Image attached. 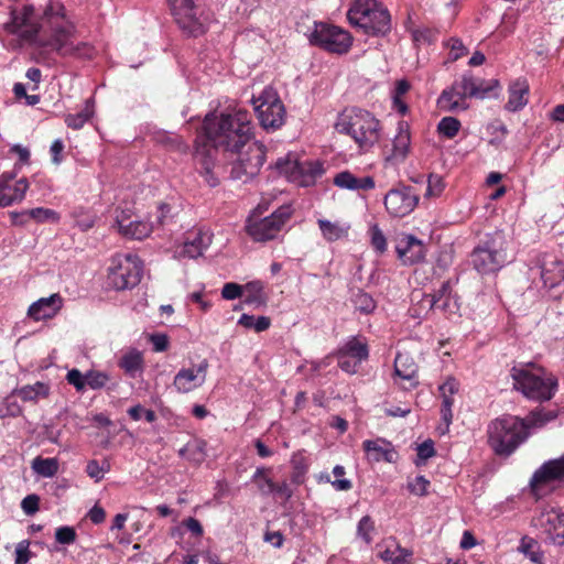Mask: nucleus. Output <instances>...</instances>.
I'll return each instance as SVG.
<instances>
[{"label":"nucleus","instance_id":"nucleus-1","mask_svg":"<svg viewBox=\"0 0 564 564\" xmlns=\"http://www.w3.org/2000/svg\"><path fill=\"white\" fill-rule=\"evenodd\" d=\"M10 15V21L4 24L6 30L26 41H33L61 56L90 58L94 54L88 43L75 42L76 26L59 2H51L45 8L41 24L34 21L32 7L14 8Z\"/></svg>","mask_w":564,"mask_h":564},{"label":"nucleus","instance_id":"nucleus-2","mask_svg":"<svg viewBox=\"0 0 564 564\" xmlns=\"http://www.w3.org/2000/svg\"><path fill=\"white\" fill-rule=\"evenodd\" d=\"M202 131L195 140L193 155L206 184L215 187L219 184L214 173L217 151L239 152L252 141L251 116L242 109L219 115L207 113Z\"/></svg>","mask_w":564,"mask_h":564},{"label":"nucleus","instance_id":"nucleus-3","mask_svg":"<svg viewBox=\"0 0 564 564\" xmlns=\"http://www.w3.org/2000/svg\"><path fill=\"white\" fill-rule=\"evenodd\" d=\"M553 419L555 415L544 409L532 411L524 420L505 415L488 425V443L497 455L509 456L527 440L529 427L542 426Z\"/></svg>","mask_w":564,"mask_h":564},{"label":"nucleus","instance_id":"nucleus-4","mask_svg":"<svg viewBox=\"0 0 564 564\" xmlns=\"http://www.w3.org/2000/svg\"><path fill=\"white\" fill-rule=\"evenodd\" d=\"M339 133L349 135L358 147L368 151L380 139V122L369 111L351 108L344 110L335 124Z\"/></svg>","mask_w":564,"mask_h":564},{"label":"nucleus","instance_id":"nucleus-5","mask_svg":"<svg viewBox=\"0 0 564 564\" xmlns=\"http://www.w3.org/2000/svg\"><path fill=\"white\" fill-rule=\"evenodd\" d=\"M516 390L524 397L535 401L550 400L556 389L557 382L545 371L533 364L514 366L510 371Z\"/></svg>","mask_w":564,"mask_h":564},{"label":"nucleus","instance_id":"nucleus-6","mask_svg":"<svg viewBox=\"0 0 564 564\" xmlns=\"http://www.w3.org/2000/svg\"><path fill=\"white\" fill-rule=\"evenodd\" d=\"M351 25L371 35H384L391 29L388 9L377 0H355L347 12Z\"/></svg>","mask_w":564,"mask_h":564},{"label":"nucleus","instance_id":"nucleus-7","mask_svg":"<svg viewBox=\"0 0 564 564\" xmlns=\"http://www.w3.org/2000/svg\"><path fill=\"white\" fill-rule=\"evenodd\" d=\"M491 86L485 85V80L475 78L471 74H464L454 80L451 87L444 89L437 99V106L448 112L464 111L468 109V97L485 98Z\"/></svg>","mask_w":564,"mask_h":564},{"label":"nucleus","instance_id":"nucleus-8","mask_svg":"<svg viewBox=\"0 0 564 564\" xmlns=\"http://www.w3.org/2000/svg\"><path fill=\"white\" fill-rule=\"evenodd\" d=\"M508 240L502 231L487 235L471 252V263L480 274H489L500 270L507 262Z\"/></svg>","mask_w":564,"mask_h":564},{"label":"nucleus","instance_id":"nucleus-9","mask_svg":"<svg viewBox=\"0 0 564 564\" xmlns=\"http://www.w3.org/2000/svg\"><path fill=\"white\" fill-rule=\"evenodd\" d=\"M142 276V262L132 253L116 254L111 258L108 268V284L123 291L137 286Z\"/></svg>","mask_w":564,"mask_h":564},{"label":"nucleus","instance_id":"nucleus-10","mask_svg":"<svg viewBox=\"0 0 564 564\" xmlns=\"http://www.w3.org/2000/svg\"><path fill=\"white\" fill-rule=\"evenodd\" d=\"M261 216V206H258L247 220V231L256 241L275 238L284 223L291 217V210L289 207H280L270 216Z\"/></svg>","mask_w":564,"mask_h":564},{"label":"nucleus","instance_id":"nucleus-11","mask_svg":"<svg viewBox=\"0 0 564 564\" xmlns=\"http://www.w3.org/2000/svg\"><path fill=\"white\" fill-rule=\"evenodd\" d=\"M254 111L263 129L275 130L284 123L285 109L272 87H265L258 97H252Z\"/></svg>","mask_w":564,"mask_h":564},{"label":"nucleus","instance_id":"nucleus-12","mask_svg":"<svg viewBox=\"0 0 564 564\" xmlns=\"http://www.w3.org/2000/svg\"><path fill=\"white\" fill-rule=\"evenodd\" d=\"M246 147L245 152H242V149L237 152L238 159L232 163L230 172L231 178L243 183L259 174L265 160V147L262 143L251 141Z\"/></svg>","mask_w":564,"mask_h":564},{"label":"nucleus","instance_id":"nucleus-13","mask_svg":"<svg viewBox=\"0 0 564 564\" xmlns=\"http://www.w3.org/2000/svg\"><path fill=\"white\" fill-rule=\"evenodd\" d=\"M315 45L337 54L346 53L351 45L350 34L335 25L316 24L311 40Z\"/></svg>","mask_w":564,"mask_h":564},{"label":"nucleus","instance_id":"nucleus-14","mask_svg":"<svg viewBox=\"0 0 564 564\" xmlns=\"http://www.w3.org/2000/svg\"><path fill=\"white\" fill-rule=\"evenodd\" d=\"M171 12L178 26L191 35L204 33V23L194 0H169Z\"/></svg>","mask_w":564,"mask_h":564},{"label":"nucleus","instance_id":"nucleus-15","mask_svg":"<svg viewBox=\"0 0 564 564\" xmlns=\"http://www.w3.org/2000/svg\"><path fill=\"white\" fill-rule=\"evenodd\" d=\"M535 528L540 529L553 544H564V512L556 508H543L533 519Z\"/></svg>","mask_w":564,"mask_h":564},{"label":"nucleus","instance_id":"nucleus-16","mask_svg":"<svg viewBox=\"0 0 564 564\" xmlns=\"http://www.w3.org/2000/svg\"><path fill=\"white\" fill-rule=\"evenodd\" d=\"M276 169L281 173L292 172L294 177H299V183L302 186L313 185L318 177L324 173L323 165L319 161H303V162H289L279 159L275 163Z\"/></svg>","mask_w":564,"mask_h":564},{"label":"nucleus","instance_id":"nucleus-17","mask_svg":"<svg viewBox=\"0 0 564 564\" xmlns=\"http://www.w3.org/2000/svg\"><path fill=\"white\" fill-rule=\"evenodd\" d=\"M419 202V196L411 187L390 189L384 197V206L393 217H404L410 214Z\"/></svg>","mask_w":564,"mask_h":564},{"label":"nucleus","instance_id":"nucleus-18","mask_svg":"<svg viewBox=\"0 0 564 564\" xmlns=\"http://www.w3.org/2000/svg\"><path fill=\"white\" fill-rule=\"evenodd\" d=\"M29 188L26 178L15 180L11 173L0 175V207L22 202Z\"/></svg>","mask_w":564,"mask_h":564},{"label":"nucleus","instance_id":"nucleus-19","mask_svg":"<svg viewBox=\"0 0 564 564\" xmlns=\"http://www.w3.org/2000/svg\"><path fill=\"white\" fill-rule=\"evenodd\" d=\"M552 481L564 482V456L550 459L538 468L530 480V486L535 492L540 487Z\"/></svg>","mask_w":564,"mask_h":564},{"label":"nucleus","instance_id":"nucleus-20","mask_svg":"<svg viewBox=\"0 0 564 564\" xmlns=\"http://www.w3.org/2000/svg\"><path fill=\"white\" fill-rule=\"evenodd\" d=\"M541 279L543 285L558 297L564 292V262L557 259L544 261L541 265Z\"/></svg>","mask_w":564,"mask_h":564},{"label":"nucleus","instance_id":"nucleus-21","mask_svg":"<svg viewBox=\"0 0 564 564\" xmlns=\"http://www.w3.org/2000/svg\"><path fill=\"white\" fill-rule=\"evenodd\" d=\"M207 368V360H203L195 368L181 369L174 377L173 386L181 393L193 391L206 381Z\"/></svg>","mask_w":564,"mask_h":564},{"label":"nucleus","instance_id":"nucleus-22","mask_svg":"<svg viewBox=\"0 0 564 564\" xmlns=\"http://www.w3.org/2000/svg\"><path fill=\"white\" fill-rule=\"evenodd\" d=\"M399 259L404 264H414L425 257V247L421 240L413 235H402L395 247Z\"/></svg>","mask_w":564,"mask_h":564},{"label":"nucleus","instance_id":"nucleus-23","mask_svg":"<svg viewBox=\"0 0 564 564\" xmlns=\"http://www.w3.org/2000/svg\"><path fill=\"white\" fill-rule=\"evenodd\" d=\"M116 224L121 235L138 240L148 237L153 228L152 225L147 221L137 218L132 219V216L126 210L117 215Z\"/></svg>","mask_w":564,"mask_h":564},{"label":"nucleus","instance_id":"nucleus-24","mask_svg":"<svg viewBox=\"0 0 564 564\" xmlns=\"http://www.w3.org/2000/svg\"><path fill=\"white\" fill-rule=\"evenodd\" d=\"M212 242L210 235L207 232H192L184 243L175 251L178 259H196L203 254Z\"/></svg>","mask_w":564,"mask_h":564},{"label":"nucleus","instance_id":"nucleus-25","mask_svg":"<svg viewBox=\"0 0 564 564\" xmlns=\"http://www.w3.org/2000/svg\"><path fill=\"white\" fill-rule=\"evenodd\" d=\"M63 306V299L55 293L34 302L28 310V315L34 321L54 317Z\"/></svg>","mask_w":564,"mask_h":564},{"label":"nucleus","instance_id":"nucleus-26","mask_svg":"<svg viewBox=\"0 0 564 564\" xmlns=\"http://www.w3.org/2000/svg\"><path fill=\"white\" fill-rule=\"evenodd\" d=\"M364 451L371 462H388L394 463L398 458V453L390 442L384 438L366 440L362 443Z\"/></svg>","mask_w":564,"mask_h":564},{"label":"nucleus","instance_id":"nucleus-27","mask_svg":"<svg viewBox=\"0 0 564 564\" xmlns=\"http://www.w3.org/2000/svg\"><path fill=\"white\" fill-rule=\"evenodd\" d=\"M394 372L400 379L406 382L402 384V387L406 390L416 387L419 383L417 365L408 354L399 352L397 355L394 359Z\"/></svg>","mask_w":564,"mask_h":564},{"label":"nucleus","instance_id":"nucleus-28","mask_svg":"<svg viewBox=\"0 0 564 564\" xmlns=\"http://www.w3.org/2000/svg\"><path fill=\"white\" fill-rule=\"evenodd\" d=\"M459 383L455 378H448L442 386H440V393L442 397L441 414L442 420L449 426L453 420L452 406L454 404V395L458 392Z\"/></svg>","mask_w":564,"mask_h":564},{"label":"nucleus","instance_id":"nucleus-29","mask_svg":"<svg viewBox=\"0 0 564 564\" xmlns=\"http://www.w3.org/2000/svg\"><path fill=\"white\" fill-rule=\"evenodd\" d=\"M334 184L345 189H372L375 187V180L371 176L357 177L348 171L338 173L334 177Z\"/></svg>","mask_w":564,"mask_h":564},{"label":"nucleus","instance_id":"nucleus-30","mask_svg":"<svg viewBox=\"0 0 564 564\" xmlns=\"http://www.w3.org/2000/svg\"><path fill=\"white\" fill-rule=\"evenodd\" d=\"M529 85L525 79H517L509 87V99L506 104L508 111H518L528 104Z\"/></svg>","mask_w":564,"mask_h":564},{"label":"nucleus","instance_id":"nucleus-31","mask_svg":"<svg viewBox=\"0 0 564 564\" xmlns=\"http://www.w3.org/2000/svg\"><path fill=\"white\" fill-rule=\"evenodd\" d=\"M449 285L443 283L441 289L435 294H425L420 301V308L426 312L433 308L445 311L448 305Z\"/></svg>","mask_w":564,"mask_h":564},{"label":"nucleus","instance_id":"nucleus-32","mask_svg":"<svg viewBox=\"0 0 564 564\" xmlns=\"http://www.w3.org/2000/svg\"><path fill=\"white\" fill-rule=\"evenodd\" d=\"M143 356L138 349H130L119 359V367L131 378H135L143 370Z\"/></svg>","mask_w":564,"mask_h":564},{"label":"nucleus","instance_id":"nucleus-33","mask_svg":"<svg viewBox=\"0 0 564 564\" xmlns=\"http://www.w3.org/2000/svg\"><path fill=\"white\" fill-rule=\"evenodd\" d=\"M12 216L14 218H21L19 220L20 224L24 223V218H32L37 223H46V221L57 223L59 219V216L55 210L50 209V208H43V207H36V208L30 209L28 212H24L22 214L14 213V214H12Z\"/></svg>","mask_w":564,"mask_h":564},{"label":"nucleus","instance_id":"nucleus-34","mask_svg":"<svg viewBox=\"0 0 564 564\" xmlns=\"http://www.w3.org/2000/svg\"><path fill=\"white\" fill-rule=\"evenodd\" d=\"M343 356H348L359 362L366 360L369 356L368 347L365 341L352 337L340 349Z\"/></svg>","mask_w":564,"mask_h":564},{"label":"nucleus","instance_id":"nucleus-35","mask_svg":"<svg viewBox=\"0 0 564 564\" xmlns=\"http://www.w3.org/2000/svg\"><path fill=\"white\" fill-rule=\"evenodd\" d=\"M50 386L41 381L24 386L18 391L19 398L23 401H37L39 399L47 398Z\"/></svg>","mask_w":564,"mask_h":564},{"label":"nucleus","instance_id":"nucleus-36","mask_svg":"<svg viewBox=\"0 0 564 564\" xmlns=\"http://www.w3.org/2000/svg\"><path fill=\"white\" fill-rule=\"evenodd\" d=\"M243 302L249 305L260 306L265 303L263 285L259 281L249 282L243 286Z\"/></svg>","mask_w":564,"mask_h":564},{"label":"nucleus","instance_id":"nucleus-37","mask_svg":"<svg viewBox=\"0 0 564 564\" xmlns=\"http://www.w3.org/2000/svg\"><path fill=\"white\" fill-rule=\"evenodd\" d=\"M32 469L42 477H53L58 471V460L56 458L36 457L32 462Z\"/></svg>","mask_w":564,"mask_h":564},{"label":"nucleus","instance_id":"nucleus-38","mask_svg":"<svg viewBox=\"0 0 564 564\" xmlns=\"http://www.w3.org/2000/svg\"><path fill=\"white\" fill-rule=\"evenodd\" d=\"M411 555V552L398 545L387 547L380 554L381 558L390 564H410Z\"/></svg>","mask_w":564,"mask_h":564},{"label":"nucleus","instance_id":"nucleus-39","mask_svg":"<svg viewBox=\"0 0 564 564\" xmlns=\"http://www.w3.org/2000/svg\"><path fill=\"white\" fill-rule=\"evenodd\" d=\"M410 143V133L400 128L399 133L393 140L392 156L395 160H404L409 152Z\"/></svg>","mask_w":564,"mask_h":564},{"label":"nucleus","instance_id":"nucleus-40","mask_svg":"<svg viewBox=\"0 0 564 564\" xmlns=\"http://www.w3.org/2000/svg\"><path fill=\"white\" fill-rule=\"evenodd\" d=\"M318 227L323 237L328 241H336L347 234L346 229L340 227L337 223H332L326 219H318Z\"/></svg>","mask_w":564,"mask_h":564},{"label":"nucleus","instance_id":"nucleus-41","mask_svg":"<svg viewBox=\"0 0 564 564\" xmlns=\"http://www.w3.org/2000/svg\"><path fill=\"white\" fill-rule=\"evenodd\" d=\"M93 116V107L90 105V101L88 100L86 102L85 108L79 111L78 113H69L65 118V123L67 127L78 130L84 127V124L89 120V118Z\"/></svg>","mask_w":564,"mask_h":564},{"label":"nucleus","instance_id":"nucleus-42","mask_svg":"<svg viewBox=\"0 0 564 564\" xmlns=\"http://www.w3.org/2000/svg\"><path fill=\"white\" fill-rule=\"evenodd\" d=\"M459 129L460 122L454 117L443 118L437 126L438 132L448 139L454 138L458 133Z\"/></svg>","mask_w":564,"mask_h":564},{"label":"nucleus","instance_id":"nucleus-43","mask_svg":"<svg viewBox=\"0 0 564 564\" xmlns=\"http://www.w3.org/2000/svg\"><path fill=\"white\" fill-rule=\"evenodd\" d=\"M352 302L355 308L365 314H369L376 308L373 299L360 290L354 295Z\"/></svg>","mask_w":564,"mask_h":564},{"label":"nucleus","instance_id":"nucleus-44","mask_svg":"<svg viewBox=\"0 0 564 564\" xmlns=\"http://www.w3.org/2000/svg\"><path fill=\"white\" fill-rule=\"evenodd\" d=\"M445 189V182L438 174H431L427 180L425 197H440Z\"/></svg>","mask_w":564,"mask_h":564},{"label":"nucleus","instance_id":"nucleus-45","mask_svg":"<svg viewBox=\"0 0 564 564\" xmlns=\"http://www.w3.org/2000/svg\"><path fill=\"white\" fill-rule=\"evenodd\" d=\"M430 480L424 476H416L408 482V490L419 497H424L429 494Z\"/></svg>","mask_w":564,"mask_h":564},{"label":"nucleus","instance_id":"nucleus-46","mask_svg":"<svg viewBox=\"0 0 564 564\" xmlns=\"http://www.w3.org/2000/svg\"><path fill=\"white\" fill-rule=\"evenodd\" d=\"M109 381V376L106 372L90 370L86 372V386L93 390L104 388Z\"/></svg>","mask_w":564,"mask_h":564},{"label":"nucleus","instance_id":"nucleus-47","mask_svg":"<svg viewBox=\"0 0 564 564\" xmlns=\"http://www.w3.org/2000/svg\"><path fill=\"white\" fill-rule=\"evenodd\" d=\"M375 531L373 521L369 516L362 517L357 525V534L360 536L367 544L371 543L372 538L371 533Z\"/></svg>","mask_w":564,"mask_h":564},{"label":"nucleus","instance_id":"nucleus-48","mask_svg":"<svg viewBox=\"0 0 564 564\" xmlns=\"http://www.w3.org/2000/svg\"><path fill=\"white\" fill-rule=\"evenodd\" d=\"M333 475L336 477V480L332 481V485L336 490L347 491L352 488L350 480L341 478L345 475V468L343 466L336 465L333 468Z\"/></svg>","mask_w":564,"mask_h":564},{"label":"nucleus","instance_id":"nucleus-49","mask_svg":"<svg viewBox=\"0 0 564 564\" xmlns=\"http://www.w3.org/2000/svg\"><path fill=\"white\" fill-rule=\"evenodd\" d=\"M370 236L371 245L375 248V250L379 253H383L387 250V239L381 229L377 225H373L370 228Z\"/></svg>","mask_w":564,"mask_h":564},{"label":"nucleus","instance_id":"nucleus-50","mask_svg":"<svg viewBox=\"0 0 564 564\" xmlns=\"http://www.w3.org/2000/svg\"><path fill=\"white\" fill-rule=\"evenodd\" d=\"M76 531L72 527H59L55 531V539L61 544H72L76 540Z\"/></svg>","mask_w":564,"mask_h":564},{"label":"nucleus","instance_id":"nucleus-51","mask_svg":"<svg viewBox=\"0 0 564 564\" xmlns=\"http://www.w3.org/2000/svg\"><path fill=\"white\" fill-rule=\"evenodd\" d=\"M66 380L79 392L86 388V375H83L78 369L69 370L66 375Z\"/></svg>","mask_w":564,"mask_h":564},{"label":"nucleus","instance_id":"nucleus-52","mask_svg":"<svg viewBox=\"0 0 564 564\" xmlns=\"http://www.w3.org/2000/svg\"><path fill=\"white\" fill-rule=\"evenodd\" d=\"M30 543L26 540L19 542L15 546V564H26L31 557Z\"/></svg>","mask_w":564,"mask_h":564},{"label":"nucleus","instance_id":"nucleus-53","mask_svg":"<svg viewBox=\"0 0 564 564\" xmlns=\"http://www.w3.org/2000/svg\"><path fill=\"white\" fill-rule=\"evenodd\" d=\"M242 294H243V286H241L237 283H234V282L226 283L221 290V296L225 300H236L238 297H241Z\"/></svg>","mask_w":564,"mask_h":564},{"label":"nucleus","instance_id":"nucleus-54","mask_svg":"<svg viewBox=\"0 0 564 564\" xmlns=\"http://www.w3.org/2000/svg\"><path fill=\"white\" fill-rule=\"evenodd\" d=\"M361 362L354 360L352 358L348 356H343V352L338 351V365L341 370L348 372V373H356L358 366Z\"/></svg>","mask_w":564,"mask_h":564},{"label":"nucleus","instance_id":"nucleus-55","mask_svg":"<svg viewBox=\"0 0 564 564\" xmlns=\"http://www.w3.org/2000/svg\"><path fill=\"white\" fill-rule=\"evenodd\" d=\"M39 501L36 495H29L22 500L21 508L26 514H34L39 510Z\"/></svg>","mask_w":564,"mask_h":564},{"label":"nucleus","instance_id":"nucleus-56","mask_svg":"<svg viewBox=\"0 0 564 564\" xmlns=\"http://www.w3.org/2000/svg\"><path fill=\"white\" fill-rule=\"evenodd\" d=\"M417 457L421 460H426L435 455L434 443L427 440L417 446Z\"/></svg>","mask_w":564,"mask_h":564},{"label":"nucleus","instance_id":"nucleus-57","mask_svg":"<svg viewBox=\"0 0 564 564\" xmlns=\"http://www.w3.org/2000/svg\"><path fill=\"white\" fill-rule=\"evenodd\" d=\"M86 473L90 478L99 481L104 478L105 469L99 466L97 460H89L86 466Z\"/></svg>","mask_w":564,"mask_h":564},{"label":"nucleus","instance_id":"nucleus-58","mask_svg":"<svg viewBox=\"0 0 564 564\" xmlns=\"http://www.w3.org/2000/svg\"><path fill=\"white\" fill-rule=\"evenodd\" d=\"M150 340L153 345L154 351H164L169 346V338L164 334L151 335Z\"/></svg>","mask_w":564,"mask_h":564},{"label":"nucleus","instance_id":"nucleus-59","mask_svg":"<svg viewBox=\"0 0 564 564\" xmlns=\"http://www.w3.org/2000/svg\"><path fill=\"white\" fill-rule=\"evenodd\" d=\"M167 144L172 150H175L180 153H187L189 149L188 144L181 137L177 135L169 137Z\"/></svg>","mask_w":564,"mask_h":564},{"label":"nucleus","instance_id":"nucleus-60","mask_svg":"<svg viewBox=\"0 0 564 564\" xmlns=\"http://www.w3.org/2000/svg\"><path fill=\"white\" fill-rule=\"evenodd\" d=\"M263 540L271 543L274 547L280 549L283 545L284 536L280 531H267Z\"/></svg>","mask_w":564,"mask_h":564},{"label":"nucleus","instance_id":"nucleus-61","mask_svg":"<svg viewBox=\"0 0 564 564\" xmlns=\"http://www.w3.org/2000/svg\"><path fill=\"white\" fill-rule=\"evenodd\" d=\"M410 89V84L408 80L405 79H400L395 84V89H394V94H393V102L397 104V102H400V98L406 94Z\"/></svg>","mask_w":564,"mask_h":564},{"label":"nucleus","instance_id":"nucleus-62","mask_svg":"<svg viewBox=\"0 0 564 564\" xmlns=\"http://www.w3.org/2000/svg\"><path fill=\"white\" fill-rule=\"evenodd\" d=\"M88 518L95 524H99L105 521L106 512L104 508L95 505L88 512Z\"/></svg>","mask_w":564,"mask_h":564},{"label":"nucleus","instance_id":"nucleus-63","mask_svg":"<svg viewBox=\"0 0 564 564\" xmlns=\"http://www.w3.org/2000/svg\"><path fill=\"white\" fill-rule=\"evenodd\" d=\"M183 524L196 536H200L204 533L200 522L195 518L184 520Z\"/></svg>","mask_w":564,"mask_h":564},{"label":"nucleus","instance_id":"nucleus-64","mask_svg":"<svg viewBox=\"0 0 564 564\" xmlns=\"http://www.w3.org/2000/svg\"><path fill=\"white\" fill-rule=\"evenodd\" d=\"M64 144L62 140H55L51 145L52 161L54 164H59L62 162L61 153L63 152Z\"/></svg>","mask_w":564,"mask_h":564}]
</instances>
